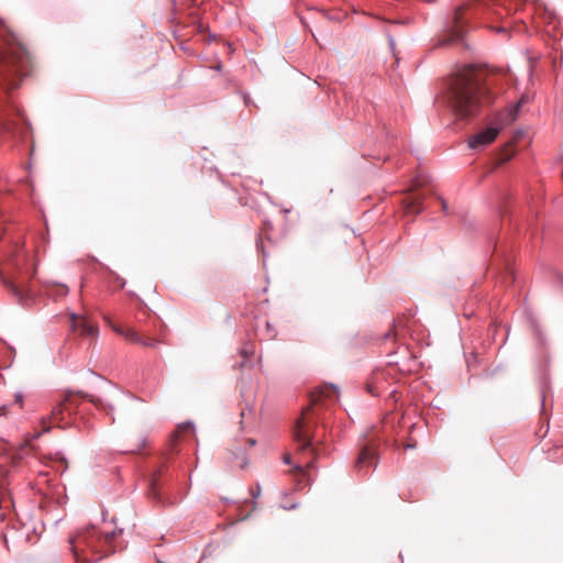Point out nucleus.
Here are the masks:
<instances>
[{
	"label": "nucleus",
	"mask_w": 563,
	"mask_h": 563,
	"mask_svg": "<svg viewBox=\"0 0 563 563\" xmlns=\"http://www.w3.org/2000/svg\"><path fill=\"white\" fill-rule=\"evenodd\" d=\"M448 101L456 117L468 119L476 115L482 107L493 101L483 71L474 66H466L448 84Z\"/></svg>",
	"instance_id": "1"
},
{
	"label": "nucleus",
	"mask_w": 563,
	"mask_h": 563,
	"mask_svg": "<svg viewBox=\"0 0 563 563\" xmlns=\"http://www.w3.org/2000/svg\"><path fill=\"white\" fill-rule=\"evenodd\" d=\"M32 69V58L21 43H7L0 49V84L7 89L16 88L21 78Z\"/></svg>",
	"instance_id": "2"
},
{
	"label": "nucleus",
	"mask_w": 563,
	"mask_h": 563,
	"mask_svg": "<svg viewBox=\"0 0 563 563\" xmlns=\"http://www.w3.org/2000/svg\"><path fill=\"white\" fill-rule=\"evenodd\" d=\"M112 539V534H102L95 527H88L77 536L69 539L71 552L74 558L93 556L97 555L96 561L103 558L106 547Z\"/></svg>",
	"instance_id": "3"
},
{
	"label": "nucleus",
	"mask_w": 563,
	"mask_h": 563,
	"mask_svg": "<svg viewBox=\"0 0 563 563\" xmlns=\"http://www.w3.org/2000/svg\"><path fill=\"white\" fill-rule=\"evenodd\" d=\"M339 391L333 385H323L311 394V405L308 406L297 419L294 429V439L298 444V449L305 451L311 446V431L307 421V415L311 411V407L321 402L323 399H338Z\"/></svg>",
	"instance_id": "4"
},
{
	"label": "nucleus",
	"mask_w": 563,
	"mask_h": 563,
	"mask_svg": "<svg viewBox=\"0 0 563 563\" xmlns=\"http://www.w3.org/2000/svg\"><path fill=\"white\" fill-rule=\"evenodd\" d=\"M71 394L65 393L63 399L52 409L51 415L41 420L44 431H48L52 426L65 428L68 423L66 417L71 415Z\"/></svg>",
	"instance_id": "5"
},
{
	"label": "nucleus",
	"mask_w": 563,
	"mask_h": 563,
	"mask_svg": "<svg viewBox=\"0 0 563 563\" xmlns=\"http://www.w3.org/2000/svg\"><path fill=\"white\" fill-rule=\"evenodd\" d=\"M108 325L119 335L123 336L126 341L140 344L144 347H155L161 341L147 335H143L132 327H123L114 323L109 317H104Z\"/></svg>",
	"instance_id": "6"
},
{
	"label": "nucleus",
	"mask_w": 563,
	"mask_h": 563,
	"mask_svg": "<svg viewBox=\"0 0 563 563\" xmlns=\"http://www.w3.org/2000/svg\"><path fill=\"white\" fill-rule=\"evenodd\" d=\"M71 330L78 332L82 336H96L98 334V327L88 318L81 314H70Z\"/></svg>",
	"instance_id": "7"
},
{
	"label": "nucleus",
	"mask_w": 563,
	"mask_h": 563,
	"mask_svg": "<svg viewBox=\"0 0 563 563\" xmlns=\"http://www.w3.org/2000/svg\"><path fill=\"white\" fill-rule=\"evenodd\" d=\"M500 128H487L484 131L478 132L477 134L473 135L468 145L472 148H477L482 146H486L495 141L497 135L499 134Z\"/></svg>",
	"instance_id": "8"
},
{
	"label": "nucleus",
	"mask_w": 563,
	"mask_h": 563,
	"mask_svg": "<svg viewBox=\"0 0 563 563\" xmlns=\"http://www.w3.org/2000/svg\"><path fill=\"white\" fill-rule=\"evenodd\" d=\"M375 464H376L375 449L369 444L364 445L361 449L358 456L355 461V468L358 472H363L364 470L368 468L371 465H375Z\"/></svg>",
	"instance_id": "9"
},
{
	"label": "nucleus",
	"mask_w": 563,
	"mask_h": 563,
	"mask_svg": "<svg viewBox=\"0 0 563 563\" xmlns=\"http://www.w3.org/2000/svg\"><path fill=\"white\" fill-rule=\"evenodd\" d=\"M404 212L408 216H415L422 211V197L406 196L401 200Z\"/></svg>",
	"instance_id": "10"
},
{
	"label": "nucleus",
	"mask_w": 563,
	"mask_h": 563,
	"mask_svg": "<svg viewBox=\"0 0 563 563\" xmlns=\"http://www.w3.org/2000/svg\"><path fill=\"white\" fill-rule=\"evenodd\" d=\"M71 394V397H73V401H71V413L75 411V409L78 407L79 405V399H88L90 402H92L93 405L96 406H99L100 405V400L97 399L96 397L93 396H90L88 394H85L82 391L80 393H77V394H74L71 391H69Z\"/></svg>",
	"instance_id": "11"
},
{
	"label": "nucleus",
	"mask_w": 563,
	"mask_h": 563,
	"mask_svg": "<svg viewBox=\"0 0 563 563\" xmlns=\"http://www.w3.org/2000/svg\"><path fill=\"white\" fill-rule=\"evenodd\" d=\"M528 102V99L526 97H521L520 100L505 115L503 119V123L508 124L514 122L517 119L518 111L522 104Z\"/></svg>",
	"instance_id": "12"
},
{
	"label": "nucleus",
	"mask_w": 563,
	"mask_h": 563,
	"mask_svg": "<svg viewBox=\"0 0 563 563\" xmlns=\"http://www.w3.org/2000/svg\"><path fill=\"white\" fill-rule=\"evenodd\" d=\"M163 474V471L162 470H158L154 475H153V478L151 481V486H150V490H148V495L152 499H156L158 500L159 499V486H158V481L161 478Z\"/></svg>",
	"instance_id": "13"
},
{
	"label": "nucleus",
	"mask_w": 563,
	"mask_h": 563,
	"mask_svg": "<svg viewBox=\"0 0 563 563\" xmlns=\"http://www.w3.org/2000/svg\"><path fill=\"white\" fill-rule=\"evenodd\" d=\"M464 11H465V7L464 5H461V7L456 8V10L454 12V20H455L456 24L460 23V20L462 18Z\"/></svg>",
	"instance_id": "14"
},
{
	"label": "nucleus",
	"mask_w": 563,
	"mask_h": 563,
	"mask_svg": "<svg viewBox=\"0 0 563 563\" xmlns=\"http://www.w3.org/2000/svg\"><path fill=\"white\" fill-rule=\"evenodd\" d=\"M96 561V559H93L92 556H81V555H78V558H75V562L76 563H93Z\"/></svg>",
	"instance_id": "15"
},
{
	"label": "nucleus",
	"mask_w": 563,
	"mask_h": 563,
	"mask_svg": "<svg viewBox=\"0 0 563 563\" xmlns=\"http://www.w3.org/2000/svg\"><path fill=\"white\" fill-rule=\"evenodd\" d=\"M192 430V424L187 422V423H181L178 426V431L179 432H187V431H191Z\"/></svg>",
	"instance_id": "16"
},
{
	"label": "nucleus",
	"mask_w": 563,
	"mask_h": 563,
	"mask_svg": "<svg viewBox=\"0 0 563 563\" xmlns=\"http://www.w3.org/2000/svg\"><path fill=\"white\" fill-rule=\"evenodd\" d=\"M251 494L253 495L254 498H257L261 494V487L257 485L256 488H252Z\"/></svg>",
	"instance_id": "17"
},
{
	"label": "nucleus",
	"mask_w": 563,
	"mask_h": 563,
	"mask_svg": "<svg viewBox=\"0 0 563 563\" xmlns=\"http://www.w3.org/2000/svg\"><path fill=\"white\" fill-rule=\"evenodd\" d=\"M413 448H416V442L415 443L408 442V444H406V449H413Z\"/></svg>",
	"instance_id": "18"
},
{
	"label": "nucleus",
	"mask_w": 563,
	"mask_h": 563,
	"mask_svg": "<svg viewBox=\"0 0 563 563\" xmlns=\"http://www.w3.org/2000/svg\"><path fill=\"white\" fill-rule=\"evenodd\" d=\"M284 461H285V463L289 464L290 463V456L289 455H285L284 456Z\"/></svg>",
	"instance_id": "19"
},
{
	"label": "nucleus",
	"mask_w": 563,
	"mask_h": 563,
	"mask_svg": "<svg viewBox=\"0 0 563 563\" xmlns=\"http://www.w3.org/2000/svg\"><path fill=\"white\" fill-rule=\"evenodd\" d=\"M247 443H249L251 446H253V445L255 444V440H254V439H249V440H247Z\"/></svg>",
	"instance_id": "20"
},
{
	"label": "nucleus",
	"mask_w": 563,
	"mask_h": 563,
	"mask_svg": "<svg viewBox=\"0 0 563 563\" xmlns=\"http://www.w3.org/2000/svg\"><path fill=\"white\" fill-rule=\"evenodd\" d=\"M9 286H10V287L15 291V292L18 291L14 285L9 284Z\"/></svg>",
	"instance_id": "21"
},
{
	"label": "nucleus",
	"mask_w": 563,
	"mask_h": 563,
	"mask_svg": "<svg viewBox=\"0 0 563 563\" xmlns=\"http://www.w3.org/2000/svg\"><path fill=\"white\" fill-rule=\"evenodd\" d=\"M442 207H443V209H445V208H446V203H445V201H442Z\"/></svg>",
	"instance_id": "22"
},
{
	"label": "nucleus",
	"mask_w": 563,
	"mask_h": 563,
	"mask_svg": "<svg viewBox=\"0 0 563 563\" xmlns=\"http://www.w3.org/2000/svg\"><path fill=\"white\" fill-rule=\"evenodd\" d=\"M296 470L301 472L302 467L298 465Z\"/></svg>",
	"instance_id": "23"
},
{
	"label": "nucleus",
	"mask_w": 563,
	"mask_h": 563,
	"mask_svg": "<svg viewBox=\"0 0 563 563\" xmlns=\"http://www.w3.org/2000/svg\"><path fill=\"white\" fill-rule=\"evenodd\" d=\"M216 69H218V70H219V69H221V65H220V64H219V65H217V66H216Z\"/></svg>",
	"instance_id": "24"
},
{
	"label": "nucleus",
	"mask_w": 563,
	"mask_h": 563,
	"mask_svg": "<svg viewBox=\"0 0 563 563\" xmlns=\"http://www.w3.org/2000/svg\"><path fill=\"white\" fill-rule=\"evenodd\" d=\"M368 390L369 393H372L373 395H375V393L373 391V389L371 387H368Z\"/></svg>",
	"instance_id": "25"
}]
</instances>
